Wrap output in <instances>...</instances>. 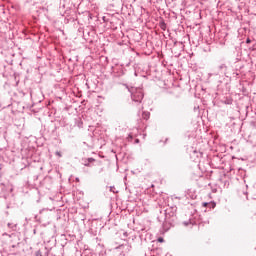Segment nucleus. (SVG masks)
I'll return each mask as SVG.
<instances>
[{
    "label": "nucleus",
    "instance_id": "obj_1",
    "mask_svg": "<svg viewBox=\"0 0 256 256\" xmlns=\"http://www.w3.org/2000/svg\"><path fill=\"white\" fill-rule=\"evenodd\" d=\"M165 240L163 238H158V243H163Z\"/></svg>",
    "mask_w": 256,
    "mask_h": 256
},
{
    "label": "nucleus",
    "instance_id": "obj_2",
    "mask_svg": "<svg viewBox=\"0 0 256 256\" xmlns=\"http://www.w3.org/2000/svg\"><path fill=\"white\" fill-rule=\"evenodd\" d=\"M56 155H57L58 157H62L61 152H59V151L56 152Z\"/></svg>",
    "mask_w": 256,
    "mask_h": 256
},
{
    "label": "nucleus",
    "instance_id": "obj_3",
    "mask_svg": "<svg viewBox=\"0 0 256 256\" xmlns=\"http://www.w3.org/2000/svg\"><path fill=\"white\" fill-rule=\"evenodd\" d=\"M202 205H203V207H207V205H209V203L204 202Z\"/></svg>",
    "mask_w": 256,
    "mask_h": 256
},
{
    "label": "nucleus",
    "instance_id": "obj_4",
    "mask_svg": "<svg viewBox=\"0 0 256 256\" xmlns=\"http://www.w3.org/2000/svg\"><path fill=\"white\" fill-rule=\"evenodd\" d=\"M246 43H251V40L247 39V40H246Z\"/></svg>",
    "mask_w": 256,
    "mask_h": 256
}]
</instances>
